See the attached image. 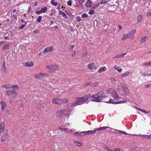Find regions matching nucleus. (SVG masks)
<instances>
[{"mask_svg":"<svg viewBox=\"0 0 151 151\" xmlns=\"http://www.w3.org/2000/svg\"><path fill=\"white\" fill-rule=\"evenodd\" d=\"M104 92L102 91H100L96 94H93L92 97L93 99L92 101L96 102H100L105 99L108 98V96L106 95H104Z\"/></svg>","mask_w":151,"mask_h":151,"instance_id":"f257e3e1","label":"nucleus"},{"mask_svg":"<svg viewBox=\"0 0 151 151\" xmlns=\"http://www.w3.org/2000/svg\"><path fill=\"white\" fill-rule=\"evenodd\" d=\"M92 98V95L90 93L82 97H77L76 98V101L72 104V106H75L82 104V102H86L89 98Z\"/></svg>","mask_w":151,"mask_h":151,"instance_id":"f03ea898","label":"nucleus"},{"mask_svg":"<svg viewBox=\"0 0 151 151\" xmlns=\"http://www.w3.org/2000/svg\"><path fill=\"white\" fill-rule=\"evenodd\" d=\"M107 91L111 94L112 97L114 99L116 100H119V98L118 93L115 90L113 91L112 89L109 88L107 89Z\"/></svg>","mask_w":151,"mask_h":151,"instance_id":"7ed1b4c3","label":"nucleus"},{"mask_svg":"<svg viewBox=\"0 0 151 151\" xmlns=\"http://www.w3.org/2000/svg\"><path fill=\"white\" fill-rule=\"evenodd\" d=\"M109 127H102L99 128L94 129L93 130H88V135L93 134L95 133L97 131L105 130L108 128Z\"/></svg>","mask_w":151,"mask_h":151,"instance_id":"20e7f679","label":"nucleus"},{"mask_svg":"<svg viewBox=\"0 0 151 151\" xmlns=\"http://www.w3.org/2000/svg\"><path fill=\"white\" fill-rule=\"evenodd\" d=\"M46 69H48L50 71L54 72L59 69V67L56 65H48L46 67Z\"/></svg>","mask_w":151,"mask_h":151,"instance_id":"39448f33","label":"nucleus"},{"mask_svg":"<svg viewBox=\"0 0 151 151\" xmlns=\"http://www.w3.org/2000/svg\"><path fill=\"white\" fill-rule=\"evenodd\" d=\"M48 76V75L42 73H40L36 74L35 75V78H40L41 79H45V78L47 77Z\"/></svg>","mask_w":151,"mask_h":151,"instance_id":"423d86ee","label":"nucleus"},{"mask_svg":"<svg viewBox=\"0 0 151 151\" xmlns=\"http://www.w3.org/2000/svg\"><path fill=\"white\" fill-rule=\"evenodd\" d=\"M6 95L8 96L11 95L12 98L15 97L17 95V92L14 91L9 90L6 91Z\"/></svg>","mask_w":151,"mask_h":151,"instance_id":"0eeeda50","label":"nucleus"},{"mask_svg":"<svg viewBox=\"0 0 151 151\" xmlns=\"http://www.w3.org/2000/svg\"><path fill=\"white\" fill-rule=\"evenodd\" d=\"M127 102V101L126 100H124L123 101H119L117 102H114L113 101V100L111 99H110L109 101H105L106 102H108L109 103H112L113 104H119L121 103H126Z\"/></svg>","mask_w":151,"mask_h":151,"instance_id":"6e6552de","label":"nucleus"},{"mask_svg":"<svg viewBox=\"0 0 151 151\" xmlns=\"http://www.w3.org/2000/svg\"><path fill=\"white\" fill-rule=\"evenodd\" d=\"M59 129L62 130H63L65 132H68L70 134L71 133L75 131L74 129H73L70 130H69L68 128L65 127H59Z\"/></svg>","mask_w":151,"mask_h":151,"instance_id":"1a4fd4ad","label":"nucleus"},{"mask_svg":"<svg viewBox=\"0 0 151 151\" xmlns=\"http://www.w3.org/2000/svg\"><path fill=\"white\" fill-rule=\"evenodd\" d=\"M53 49V47L49 46L45 48L43 51L44 54H45L46 52H49L52 51Z\"/></svg>","mask_w":151,"mask_h":151,"instance_id":"9d476101","label":"nucleus"},{"mask_svg":"<svg viewBox=\"0 0 151 151\" xmlns=\"http://www.w3.org/2000/svg\"><path fill=\"white\" fill-rule=\"evenodd\" d=\"M52 102L53 103L57 104H62L61 99H58V98L54 99L52 100Z\"/></svg>","mask_w":151,"mask_h":151,"instance_id":"9b49d317","label":"nucleus"},{"mask_svg":"<svg viewBox=\"0 0 151 151\" xmlns=\"http://www.w3.org/2000/svg\"><path fill=\"white\" fill-rule=\"evenodd\" d=\"M88 67L90 69H96L97 68V67L95 65V63H89L88 65Z\"/></svg>","mask_w":151,"mask_h":151,"instance_id":"f8f14e48","label":"nucleus"},{"mask_svg":"<svg viewBox=\"0 0 151 151\" xmlns=\"http://www.w3.org/2000/svg\"><path fill=\"white\" fill-rule=\"evenodd\" d=\"M63 111V110L58 111L55 113V115L58 117H60L64 115Z\"/></svg>","mask_w":151,"mask_h":151,"instance_id":"ddd939ff","label":"nucleus"},{"mask_svg":"<svg viewBox=\"0 0 151 151\" xmlns=\"http://www.w3.org/2000/svg\"><path fill=\"white\" fill-rule=\"evenodd\" d=\"M4 123L3 122H1L0 124V134L4 132Z\"/></svg>","mask_w":151,"mask_h":151,"instance_id":"4468645a","label":"nucleus"},{"mask_svg":"<svg viewBox=\"0 0 151 151\" xmlns=\"http://www.w3.org/2000/svg\"><path fill=\"white\" fill-rule=\"evenodd\" d=\"M63 111L64 115L68 116L71 112V110L69 109H66L63 110Z\"/></svg>","mask_w":151,"mask_h":151,"instance_id":"2eb2a0df","label":"nucleus"},{"mask_svg":"<svg viewBox=\"0 0 151 151\" xmlns=\"http://www.w3.org/2000/svg\"><path fill=\"white\" fill-rule=\"evenodd\" d=\"M34 65V63L32 61L27 62L25 63L24 66L26 67H30L33 66Z\"/></svg>","mask_w":151,"mask_h":151,"instance_id":"dca6fc26","label":"nucleus"},{"mask_svg":"<svg viewBox=\"0 0 151 151\" xmlns=\"http://www.w3.org/2000/svg\"><path fill=\"white\" fill-rule=\"evenodd\" d=\"M7 133L4 134L1 137V141L2 142H4L7 138Z\"/></svg>","mask_w":151,"mask_h":151,"instance_id":"f3484780","label":"nucleus"},{"mask_svg":"<svg viewBox=\"0 0 151 151\" xmlns=\"http://www.w3.org/2000/svg\"><path fill=\"white\" fill-rule=\"evenodd\" d=\"M131 37V36L130 35V34H129V33L125 34L122 38V41L126 39L129 38Z\"/></svg>","mask_w":151,"mask_h":151,"instance_id":"a211bd4d","label":"nucleus"},{"mask_svg":"<svg viewBox=\"0 0 151 151\" xmlns=\"http://www.w3.org/2000/svg\"><path fill=\"white\" fill-rule=\"evenodd\" d=\"M1 110H4L5 109L6 106V104L5 102L2 101L1 102Z\"/></svg>","mask_w":151,"mask_h":151,"instance_id":"6ab92c4d","label":"nucleus"},{"mask_svg":"<svg viewBox=\"0 0 151 151\" xmlns=\"http://www.w3.org/2000/svg\"><path fill=\"white\" fill-rule=\"evenodd\" d=\"M92 3L90 0L87 1L86 3V6L87 7H91L92 5Z\"/></svg>","mask_w":151,"mask_h":151,"instance_id":"aec40b11","label":"nucleus"},{"mask_svg":"<svg viewBox=\"0 0 151 151\" xmlns=\"http://www.w3.org/2000/svg\"><path fill=\"white\" fill-rule=\"evenodd\" d=\"M122 90L126 94H128L129 93V90L127 86L125 87V88L123 89Z\"/></svg>","mask_w":151,"mask_h":151,"instance_id":"412c9836","label":"nucleus"},{"mask_svg":"<svg viewBox=\"0 0 151 151\" xmlns=\"http://www.w3.org/2000/svg\"><path fill=\"white\" fill-rule=\"evenodd\" d=\"M122 90L126 94H128L129 93V90L127 86L125 87V88L123 89Z\"/></svg>","mask_w":151,"mask_h":151,"instance_id":"4be33fe9","label":"nucleus"},{"mask_svg":"<svg viewBox=\"0 0 151 151\" xmlns=\"http://www.w3.org/2000/svg\"><path fill=\"white\" fill-rule=\"evenodd\" d=\"M114 68L115 70H117L119 73H121L122 71V70L119 67L115 65Z\"/></svg>","mask_w":151,"mask_h":151,"instance_id":"5701e85b","label":"nucleus"},{"mask_svg":"<svg viewBox=\"0 0 151 151\" xmlns=\"http://www.w3.org/2000/svg\"><path fill=\"white\" fill-rule=\"evenodd\" d=\"M74 143L76 145L81 147L82 146V143L81 142L74 141Z\"/></svg>","mask_w":151,"mask_h":151,"instance_id":"b1692460","label":"nucleus"},{"mask_svg":"<svg viewBox=\"0 0 151 151\" xmlns=\"http://www.w3.org/2000/svg\"><path fill=\"white\" fill-rule=\"evenodd\" d=\"M149 39V38L147 36H144L143 37L141 38L140 40L141 42H143L145 41L146 40H147Z\"/></svg>","mask_w":151,"mask_h":151,"instance_id":"393cba45","label":"nucleus"},{"mask_svg":"<svg viewBox=\"0 0 151 151\" xmlns=\"http://www.w3.org/2000/svg\"><path fill=\"white\" fill-rule=\"evenodd\" d=\"M59 15H62L63 16V17L65 18V19H66L67 18V17L66 16V15L63 12L61 11H59Z\"/></svg>","mask_w":151,"mask_h":151,"instance_id":"a878e982","label":"nucleus"},{"mask_svg":"<svg viewBox=\"0 0 151 151\" xmlns=\"http://www.w3.org/2000/svg\"><path fill=\"white\" fill-rule=\"evenodd\" d=\"M106 70V67L104 66V67H102V68H101L100 69L98 70V72L99 73H101L102 72L105 71Z\"/></svg>","mask_w":151,"mask_h":151,"instance_id":"bb28decb","label":"nucleus"},{"mask_svg":"<svg viewBox=\"0 0 151 151\" xmlns=\"http://www.w3.org/2000/svg\"><path fill=\"white\" fill-rule=\"evenodd\" d=\"M116 131L118 132L119 134H124L125 135H128L129 134L127 133L126 132H124L123 131L121 130H119L116 129H114Z\"/></svg>","mask_w":151,"mask_h":151,"instance_id":"cd10ccee","label":"nucleus"},{"mask_svg":"<svg viewBox=\"0 0 151 151\" xmlns=\"http://www.w3.org/2000/svg\"><path fill=\"white\" fill-rule=\"evenodd\" d=\"M130 73V72L127 71L125 73L121 74V76L122 77H124L126 76L129 75Z\"/></svg>","mask_w":151,"mask_h":151,"instance_id":"c85d7f7f","label":"nucleus"},{"mask_svg":"<svg viewBox=\"0 0 151 151\" xmlns=\"http://www.w3.org/2000/svg\"><path fill=\"white\" fill-rule=\"evenodd\" d=\"M9 44H6L4 45L2 48L3 50H4L6 49H9Z\"/></svg>","mask_w":151,"mask_h":151,"instance_id":"c756f323","label":"nucleus"},{"mask_svg":"<svg viewBox=\"0 0 151 151\" xmlns=\"http://www.w3.org/2000/svg\"><path fill=\"white\" fill-rule=\"evenodd\" d=\"M142 19V17L141 15H139L137 17V22H141Z\"/></svg>","mask_w":151,"mask_h":151,"instance_id":"7c9ffc66","label":"nucleus"},{"mask_svg":"<svg viewBox=\"0 0 151 151\" xmlns=\"http://www.w3.org/2000/svg\"><path fill=\"white\" fill-rule=\"evenodd\" d=\"M47 7H45L44 8H42L40 10L42 13H44L47 11Z\"/></svg>","mask_w":151,"mask_h":151,"instance_id":"2f4dec72","label":"nucleus"},{"mask_svg":"<svg viewBox=\"0 0 151 151\" xmlns=\"http://www.w3.org/2000/svg\"><path fill=\"white\" fill-rule=\"evenodd\" d=\"M120 85L121 87L122 90L124 88H125V87L127 86L125 83L122 82L121 83Z\"/></svg>","mask_w":151,"mask_h":151,"instance_id":"473e14b6","label":"nucleus"},{"mask_svg":"<svg viewBox=\"0 0 151 151\" xmlns=\"http://www.w3.org/2000/svg\"><path fill=\"white\" fill-rule=\"evenodd\" d=\"M136 32V30L135 29H134L132 30L129 33L130 34V35L131 36H132L134 34H135Z\"/></svg>","mask_w":151,"mask_h":151,"instance_id":"72a5a7b5","label":"nucleus"},{"mask_svg":"<svg viewBox=\"0 0 151 151\" xmlns=\"http://www.w3.org/2000/svg\"><path fill=\"white\" fill-rule=\"evenodd\" d=\"M2 87L7 89L11 88V86H9L6 84L3 85H2Z\"/></svg>","mask_w":151,"mask_h":151,"instance_id":"f704fd0d","label":"nucleus"},{"mask_svg":"<svg viewBox=\"0 0 151 151\" xmlns=\"http://www.w3.org/2000/svg\"><path fill=\"white\" fill-rule=\"evenodd\" d=\"M61 100L62 101V103H65L68 101V100L66 99H61Z\"/></svg>","mask_w":151,"mask_h":151,"instance_id":"c9c22d12","label":"nucleus"},{"mask_svg":"<svg viewBox=\"0 0 151 151\" xmlns=\"http://www.w3.org/2000/svg\"><path fill=\"white\" fill-rule=\"evenodd\" d=\"M98 83L97 82H93L91 84V86L92 87H95L98 86Z\"/></svg>","mask_w":151,"mask_h":151,"instance_id":"e433bc0d","label":"nucleus"},{"mask_svg":"<svg viewBox=\"0 0 151 151\" xmlns=\"http://www.w3.org/2000/svg\"><path fill=\"white\" fill-rule=\"evenodd\" d=\"M140 136H142L144 137H145L147 138L148 139H151V134H150L149 135H140Z\"/></svg>","mask_w":151,"mask_h":151,"instance_id":"4c0bfd02","label":"nucleus"},{"mask_svg":"<svg viewBox=\"0 0 151 151\" xmlns=\"http://www.w3.org/2000/svg\"><path fill=\"white\" fill-rule=\"evenodd\" d=\"M87 50H84L82 53V55L83 56L87 55Z\"/></svg>","mask_w":151,"mask_h":151,"instance_id":"58836bf2","label":"nucleus"},{"mask_svg":"<svg viewBox=\"0 0 151 151\" xmlns=\"http://www.w3.org/2000/svg\"><path fill=\"white\" fill-rule=\"evenodd\" d=\"M51 4L53 5L56 6L57 5V2H55L53 0H52L51 1Z\"/></svg>","mask_w":151,"mask_h":151,"instance_id":"ea45409f","label":"nucleus"},{"mask_svg":"<svg viewBox=\"0 0 151 151\" xmlns=\"http://www.w3.org/2000/svg\"><path fill=\"white\" fill-rule=\"evenodd\" d=\"M114 151H124V150L120 148H115L114 149Z\"/></svg>","mask_w":151,"mask_h":151,"instance_id":"a19ab883","label":"nucleus"},{"mask_svg":"<svg viewBox=\"0 0 151 151\" xmlns=\"http://www.w3.org/2000/svg\"><path fill=\"white\" fill-rule=\"evenodd\" d=\"M11 87L12 88L15 89L16 90H18L19 88L18 87L17 85H14Z\"/></svg>","mask_w":151,"mask_h":151,"instance_id":"79ce46f5","label":"nucleus"},{"mask_svg":"<svg viewBox=\"0 0 151 151\" xmlns=\"http://www.w3.org/2000/svg\"><path fill=\"white\" fill-rule=\"evenodd\" d=\"M111 81L113 83H115L116 82V80L115 78H111Z\"/></svg>","mask_w":151,"mask_h":151,"instance_id":"37998d69","label":"nucleus"},{"mask_svg":"<svg viewBox=\"0 0 151 151\" xmlns=\"http://www.w3.org/2000/svg\"><path fill=\"white\" fill-rule=\"evenodd\" d=\"M99 5V3H96L93 5L92 8L93 9H95L97 7H98Z\"/></svg>","mask_w":151,"mask_h":151,"instance_id":"c03bdc74","label":"nucleus"},{"mask_svg":"<svg viewBox=\"0 0 151 151\" xmlns=\"http://www.w3.org/2000/svg\"><path fill=\"white\" fill-rule=\"evenodd\" d=\"M74 47V45H71L70 47H69V48L68 49V50L70 51H71L73 50V49Z\"/></svg>","mask_w":151,"mask_h":151,"instance_id":"a18cd8bd","label":"nucleus"},{"mask_svg":"<svg viewBox=\"0 0 151 151\" xmlns=\"http://www.w3.org/2000/svg\"><path fill=\"white\" fill-rule=\"evenodd\" d=\"M42 18V17L41 16H39L37 19V21L38 22H40L41 21Z\"/></svg>","mask_w":151,"mask_h":151,"instance_id":"49530a36","label":"nucleus"},{"mask_svg":"<svg viewBox=\"0 0 151 151\" xmlns=\"http://www.w3.org/2000/svg\"><path fill=\"white\" fill-rule=\"evenodd\" d=\"M89 14L90 15H92L94 13V11L93 10H91L89 12Z\"/></svg>","mask_w":151,"mask_h":151,"instance_id":"de8ad7c7","label":"nucleus"},{"mask_svg":"<svg viewBox=\"0 0 151 151\" xmlns=\"http://www.w3.org/2000/svg\"><path fill=\"white\" fill-rule=\"evenodd\" d=\"M67 4L69 6H71L72 5V2L71 0H69L67 2Z\"/></svg>","mask_w":151,"mask_h":151,"instance_id":"09e8293b","label":"nucleus"},{"mask_svg":"<svg viewBox=\"0 0 151 151\" xmlns=\"http://www.w3.org/2000/svg\"><path fill=\"white\" fill-rule=\"evenodd\" d=\"M122 58L121 57L120 54H119V55H116V56H115V57H114L113 58L115 59V58Z\"/></svg>","mask_w":151,"mask_h":151,"instance_id":"8fccbe9b","label":"nucleus"},{"mask_svg":"<svg viewBox=\"0 0 151 151\" xmlns=\"http://www.w3.org/2000/svg\"><path fill=\"white\" fill-rule=\"evenodd\" d=\"M81 16L83 18L87 17H88V15L86 13L82 14Z\"/></svg>","mask_w":151,"mask_h":151,"instance_id":"3c124183","label":"nucleus"},{"mask_svg":"<svg viewBox=\"0 0 151 151\" xmlns=\"http://www.w3.org/2000/svg\"><path fill=\"white\" fill-rule=\"evenodd\" d=\"M85 0H78V1L79 3L82 4L83 3L85 2Z\"/></svg>","mask_w":151,"mask_h":151,"instance_id":"603ef678","label":"nucleus"},{"mask_svg":"<svg viewBox=\"0 0 151 151\" xmlns=\"http://www.w3.org/2000/svg\"><path fill=\"white\" fill-rule=\"evenodd\" d=\"M141 111L145 113H149V111H146L145 110H143L141 109Z\"/></svg>","mask_w":151,"mask_h":151,"instance_id":"864d4df0","label":"nucleus"},{"mask_svg":"<svg viewBox=\"0 0 151 151\" xmlns=\"http://www.w3.org/2000/svg\"><path fill=\"white\" fill-rule=\"evenodd\" d=\"M121 58L123 57L125 55H127V53H122V54H120Z\"/></svg>","mask_w":151,"mask_h":151,"instance_id":"5fc2aeb1","label":"nucleus"},{"mask_svg":"<svg viewBox=\"0 0 151 151\" xmlns=\"http://www.w3.org/2000/svg\"><path fill=\"white\" fill-rule=\"evenodd\" d=\"M76 19L77 21H78V22H79L81 21V19L80 17H77Z\"/></svg>","mask_w":151,"mask_h":151,"instance_id":"6e6d98bb","label":"nucleus"},{"mask_svg":"<svg viewBox=\"0 0 151 151\" xmlns=\"http://www.w3.org/2000/svg\"><path fill=\"white\" fill-rule=\"evenodd\" d=\"M42 13L41 10L37 11L36 12V13L37 14H40Z\"/></svg>","mask_w":151,"mask_h":151,"instance_id":"4d7b16f0","label":"nucleus"},{"mask_svg":"<svg viewBox=\"0 0 151 151\" xmlns=\"http://www.w3.org/2000/svg\"><path fill=\"white\" fill-rule=\"evenodd\" d=\"M103 148L104 149H106V150H107V151H108V150L110 148L109 147H108L106 146H103Z\"/></svg>","mask_w":151,"mask_h":151,"instance_id":"13d9d810","label":"nucleus"},{"mask_svg":"<svg viewBox=\"0 0 151 151\" xmlns=\"http://www.w3.org/2000/svg\"><path fill=\"white\" fill-rule=\"evenodd\" d=\"M84 135H88V131H83Z\"/></svg>","mask_w":151,"mask_h":151,"instance_id":"bf43d9fd","label":"nucleus"},{"mask_svg":"<svg viewBox=\"0 0 151 151\" xmlns=\"http://www.w3.org/2000/svg\"><path fill=\"white\" fill-rule=\"evenodd\" d=\"M25 26V24H22L21 26L19 27L20 29H23Z\"/></svg>","mask_w":151,"mask_h":151,"instance_id":"052dcab7","label":"nucleus"},{"mask_svg":"<svg viewBox=\"0 0 151 151\" xmlns=\"http://www.w3.org/2000/svg\"><path fill=\"white\" fill-rule=\"evenodd\" d=\"M134 107L135 108V109H136L137 110H139L140 111H141V109L139 108V107H137L136 106H134Z\"/></svg>","mask_w":151,"mask_h":151,"instance_id":"680f3d73","label":"nucleus"},{"mask_svg":"<svg viewBox=\"0 0 151 151\" xmlns=\"http://www.w3.org/2000/svg\"><path fill=\"white\" fill-rule=\"evenodd\" d=\"M76 51H73V52L72 54V56L73 57H74L76 55Z\"/></svg>","mask_w":151,"mask_h":151,"instance_id":"e2e57ef3","label":"nucleus"},{"mask_svg":"<svg viewBox=\"0 0 151 151\" xmlns=\"http://www.w3.org/2000/svg\"><path fill=\"white\" fill-rule=\"evenodd\" d=\"M150 87H151V84H150L148 85H147L145 86V87L146 88H148Z\"/></svg>","mask_w":151,"mask_h":151,"instance_id":"0e129e2a","label":"nucleus"},{"mask_svg":"<svg viewBox=\"0 0 151 151\" xmlns=\"http://www.w3.org/2000/svg\"><path fill=\"white\" fill-rule=\"evenodd\" d=\"M108 1H101L100 2V3L101 4H105Z\"/></svg>","mask_w":151,"mask_h":151,"instance_id":"69168bd1","label":"nucleus"},{"mask_svg":"<svg viewBox=\"0 0 151 151\" xmlns=\"http://www.w3.org/2000/svg\"><path fill=\"white\" fill-rule=\"evenodd\" d=\"M79 135L81 136H83L84 135V133L83 132H80L79 134Z\"/></svg>","mask_w":151,"mask_h":151,"instance_id":"338daca9","label":"nucleus"},{"mask_svg":"<svg viewBox=\"0 0 151 151\" xmlns=\"http://www.w3.org/2000/svg\"><path fill=\"white\" fill-rule=\"evenodd\" d=\"M144 65H146V66L149 65V62H145L144 63Z\"/></svg>","mask_w":151,"mask_h":151,"instance_id":"774afa93","label":"nucleus"}]
</instances>
